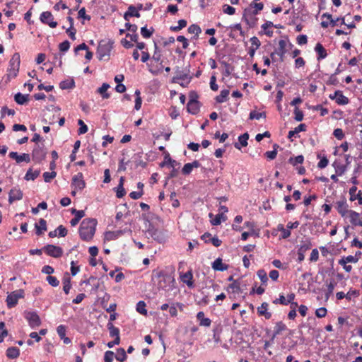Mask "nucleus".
Instances as JSON below:
<instances>
[{"label": "nucleus", "mask_w": 362, "mask_h": 362, "mask_svg": "<svg viewBox=\"0 0 362 362\" xmlns=\"http://www.w3.org/2000/svg\"><path fill=\"white\" fill-rule=\"evenodd\" d=\"M40 173V170H36L33 171L32 168H29L25 175L24 179L25 180H35Z\"/></svg>", "instance_id": "obj_39"}, {"label": "nucleus", "mask_w": 362, "mask_h": 362, "mask_svg": "<svg viewBox=\"0 0 362 362\" xmlns=\"http://www.w3.org/2000/svg\"><path fill=\"white\" fill-rule=\"evenodd\" d=\"M312 247V243L310 240H306L305 241H302V244L298 250V261L301 262L305 259V253L307 250H310Z\"/></svg>", "instance_id": "obj_10"}, {"label": "nucleus", "mask_w": 362, "mask_h": 362, "mask_svg": "<svg viewBox=\"0 0 362 362\" xmlns=\"http://www.w3.org/2000/svg\"><path fill=\"white\" fill-rule=\"evenodd\" d=\"M53 18V15L50 11H44L40 16V21L44 24L48 25L52 28H54L57 26V22L54 21Z\"/></svg>", "instance_id": "obj_8"}, {"label": "nucleus", "mask_w": 362, "mask_h": 362, "mask_svg": "<svg viewBox=\"0 0 362 362\" xmlns=\"http://www.w3.org/2000/svg\"><path fill=\"white\" fill-rule=\"evenodd\" d=\"M21 59L20 54L18 52H16L13 54L11 59L9 61V69L8 71H10V74L13 75V77H16L19 71Z\"/></svg>", "instance_id": "obj_6"}, {"label": "nucleus", "mask_w": 362, "mask_h": 362, "mask_svg": "<svg viewBox=\"0 0 362 362\" xmlns=\"http://www.w3.org/2000/svg\"><path fill=\"white\" fill-rule=\"evenodd\" d=\"M286 329H287V327L282 321L277 322L275 325L274 331L272 335L271 341H273L276 336L279 335Z\"/></svg>", "instance_id": "obj_23"}, {"label": "nucleus", "mask_w": 362, "mask_h": 362, "mask_svg": "<svg viewBox=\"0 0 362 362\" xmlns=\"http://www.w3.org/2000/svg\"><path fill=\"white\" fill-rule=\"evenodd\" d=\"M109 88L110 85L108 83H103V85L98 88L97 93L101 95L103 98L107 99L110 96V94L107 92Z\"/></svg>", "instance_id": "obj_37"}, {"label": "nucleus", "mask_w": 362, "mask_h": 362, "mask_svg": "<svg viewBox=\"0 0 362 362\" xmlns=\"http://www.w3.org/2000/svg\"><path fill=\"white\" fill-rule=\"evenodd\" d=\"M35 233L40 236L43 234L45 231L47 230V221L44 218L39 220V224L35 223Z\"/></svg>", "instance_id": "obj_25"}, {"label": "nucleus", "mask_w": 362, "mask_h": 362, "mask_svg": "<svg viewBox=\"0 0 362 362\" xmlns=\"http://www.w3.org/2000/svg\"><path fill=\"white\" fill-rule=\"evenodd\" d=\"M136 311L144 315H147V310L146 309V303L143 300H140L136 304Z\"/></svg>", "instance_id": "obj_49"}, {"label": "nucleus", "mask_w": 362, "mask_h": 362, "mask_svg": "<svg viewBox=\"0 0 362 362\" xmlns=\"http://www.w3.org/2000/svg\"><path fill=\"white\" fill-rule=\"evenodd\" d=\"M304 160V157L302 155H299L295 158L291 157L288 159V163L292 165L295 166L297 164H302Z\"/></svg>", "instance_id": "obj_52"}, {"label": "nucleus", "mask_w": 362, "mask_h": 362, "mask_svg": "<svg viewBox=\"0 0 362 362\" xmlns=\"http://www.w3.org/2000/svg\"><path fill=\"white\" fill-rule=\"evenodd\" d=\"M154 31L155 30L153 27H151L149 29L147 28L146 25L141 28V34L144 38H150L152 36Z\"/></svg>", "instance_id": "obj_45"}, {"label": "nucleus", "mask_w": 362, "mask_h": 362, "mask_svg": "<svg viewBox=\"0 0 362 362\" xmlns=\"http://www.w3.org/2000/svg\"><path fill=\"white\" fill-rule=\"evenodd\" d=\"M152 59L157 62H160V69L163 68V61H161L160 50L156 42H154V53L153 54Z\"/></svg>", "instance_id": "obj_35"}, {"label": "nucleus", "mask_w": 362, "mask_h": 362, "mask_svg": "<svg viewBox=\"0 0 362 362\" xmlns=\"http://www.w3.org/2000/svg\"><path fill=\"white\" fill-rule=\"evenodd\" d=\"M197 318L199 321V325L204 327H209L211 323V320L209 318L204 317V313L202 311H199L197 314Z\"/></svg>", "instance_id": "obj_32"}, {"label": "nucleus", "mask_w": 362, "mask_h": 362, "mask_svg": "<svg viewBox=\"0 0 362 362\" xmlns=\"http://www.w3.org/2000/svg\"><path fill=\"white\" fill-rule=\"evenodd\" d=\"M176 76L172 78V83H179V80H185L189 77V68L187 69V72L183 73L178 66L176 67Z\"/></svg>", "instance_id": "obj_24"}, {"label": "nucleus", "mask_w": 362, "mask_h": 362, "mask_svg": "<svg viewBox=\"0 0 362 362\" xmlns=\"http://www.w3.org/2000/svg\"><path fill=\"white\" fill-rule=\"evenodd\" d=\"M75 87V81L74 78L70 80L62 81L59 83V88L62 90L72 89Z\"/></svg>", "instance_id": "obj_42"}, {"label": "nucleus", "mask_w": 362, "mask_h": 362, "mask_svg": "<svg viewBox=\"0 0 362 362\" xmlns=\"http://www.w3.org/2000/svg\"><path fill=\"white\" fill-rule=\"evenodd\" d=\"M257 274L259 279L261 280V282L262 284H267L268 281V277L267 272L264 269H259L257 272Z\"/></svg>", "instance_id": "obj_54"}, {"label": "nucleus", "mask_w": 362, "mask_h": 362, "mask_svg": "<svg viewBox=\"0 0 362 362\" xmlns=\"http://www.w3.org/2000/svg\"><path fill=\"white\" fill-rule=\"evenodd\" d=\"M249 139V134L245 132L238 136V142L234 144V147L238 150L241 149V147H245L247 146V140Z\"/></svg>", "instance_id": "obj_19"}, {"label": "nucleus", "mask_w": 362, "mask_h": 362, "mask_svg": "<svg viewBox=\"0 0 362 362\" xmlns=\"http://www.w3.org/2000/svg\"><path fill=\"white\" fill-rule=\"evenodd\" d=\"M335 95H337L336 103L339 105H347L349 103V100L347 97L343 95L341 90H337L335 91Z\"/></svg>", "instance_id": "obj_34"}, {"label": "nucleus", "mask_w": 362, "mask_h": 362, "mask_svg": "<svg viewBox=\"0 0 362 362\" xmlns=\"http://www.w3.org/2000/svg\"><path fill=\"white\" fill-rule=\"evenodd\" d=\"M349 215L351 223L354 226H356L360 214L355 211L350 210Z\"/></svg>", "instance_id": "obj_48"}, {"label": "nucleus", "mask_w": 362, "mask_h": 362, "mask_svg": "<svg viewBox=\"0 0 362 362\" xmlns=\"http://www.w3.org/2000/svg\"><path fill=\"white\" fill-rule=\"evenodd\" d=\"M336 208L338 213L342 216L345 217L347 214H349L350 210L348 209L349 206L346 202L345 197H343L342 200L336 202Z\"/></svg>", "instance_id": "obj_13"}, {"label": "nucleus", "mask_w": 362, "mask_h": 362, "mask_svg": "<svg viewBox=\"0 0 362 362\" xmlns=\"http://www.w3.org/2000/svg\"><path fill=\"white\" fill-rule=\"evenodd\" d=\"M6 355L8 358L15 359L20 355V350L15 346L8 347L6 351Z\"/></svg>", "instance_id": "obj_33"}, {"label": "nucleus", "mask_w": 362, "mask_h": 362, "mask_svg": "<svg viewBox=\"0 0 362 362\" xmlns=\"http://www.w3.org/2000/svg\"><path fill=\"white\" fill-rule=\"evenodd\" d=\"M200 103H188L187 105V110L192 115H197L199 112Z\"/></svg>", "instance_id": "obj_36"}, {"label": "nucleus", "mask_w": 362, "mask_h": 362, "mask_svg": "<svg viewBox=\"0 0 362 362\" xmlns=\"http://www.w3.org/2000/svg\"><path fill=\"white\" fill-rule=\"evenodd\" d=\"M142 217H143V219L145 221H147L148 222V228L147 229V233L151 235V233H153L154 230H157L158 229L155 228V226L151 223H150V216L149 214L148 215H146V214H142Z\"/></svg>", "instance_id": "obj_50"}, {"label": "nucleus", "mask_w": 362, "mask_h": 362, "mask_svg": "<svg viewBox=\"0 0 362 362\" xmlns=\"http://www.w3.org/2000/svg\"><path fill=\"white\" fill-rule=\"evenodd\" d=\"M46 280L49 284L53 287H57L59 284V281L57 279V277L53 276H47Z\"/></svg>", "instance_id": "obj_60"}, {"label": "nucleus", "mask_w": 362, "mask_h": 362, "mask_svg": "<svg viewBox=\"0 0 362 362\" xmlns=\"http://www.w3.org/2000/svg\"><path fill=\"white\" fill-rule=\"evenodd\" d=\"M115 358L117 361L120 362H124L126 361L127 356L125 350L123 348L117 349V355L115 356Z\"/></svg>", "instance_id": "obj_51"}, {"label": "nucleus", "mask_w": 362, "mask_h": 362, "mask_svg": "<svg viewBox=\"0 0 362 362\" xmlns=\"http://www.w3.org/2000/svg\"><path fill=\"white\" fill-rule=\"evenodd\" d=\"M259 13L255 8L252 10V8L250 6L249 8H246L243 11V20L246 23H249V19L247 18L248 15L256 16Z\"/></svg>", "instance_id": "obj_44"}, {"label": "nucleus", "mask_w": 362, "mask_h": 362, "mask_svg": "<svg viewBox=\"0 0 362 362\" xmlns=\"http://www.w3.org/2000/svg\"><path fill=\"white\" fill-rule=\"evenodd\" d=\"M78 124L80 126V127L78 129V134H83L88 132V126L84 123V122L82 119L78 120Z\"/></svg>", "instance_id": "obj_55"}, {"label": "nucleus", "mask_w": 362, "mask_h": 362, "mask_svg": "<svg viewBox=\"0 0 362 362\" xmlns=\"http://www.w3.org/2000/svg\"><path fill=\"white\" fill-rule=\"evenodd\" d=\"M47 149L44 143L34 146L32 151V160L36 163H41L46 158Z\"/></svg>", "instance_id": "obj_3"}, {"label": "nucleus", "mask_w": 362, "mask_h": 362, "mask_svg": "<svg viewBox=\"0 0 362 362\" xmlns=\"http://www.w3.org/2000/svg\"><path fill=\"white\" fill-rule=\"evenodd\" d=\"M42 250L47 255L54 258H59L63 255V250L59 246L48 244Z\"/></svg>", "instance_id": "obj_7"}, {"label": "nucleus", "mask_w": 362, "mask_h": 362, "mask_svg": "<svg viewBox=\"0 0 362 362\" xmlns=\"http://www.w3.org/2000/svg\"><path fill=\"white\" fill-rule=\"evenodd\" d=\"M357 191V187L356 186H353L349 189V194H350V200L351 201H355L356 199L358 200V204H362V192L361 190L358 192L357 194H356Z\"/></svg>", "instance_id": "obj_21"}, {"label": "nucleus", "mask_w": 362, "mask_h": 362, "mask_svg": "<svg viewBox=\"0 0 362 362\" xmlns=\"http://www.w3.org/2000/svg\"><path fill=\"white\" fill-rule=\"evenodd\" d=\"M269 304L266 302L262 303L260 307L257 308V313L260 316H264L267 320L272 317V313L267 311Z\"/></svg>", "instance_id": "obj_27"}, {"label": "nucleus", "mask_w": 362, "mask_h": 362, "mask_svg": "<svg viewBox=\"0 0 362 362\" xmlns=\"http://www.w3.org/2000/svg\"><path fill=\"white\" fill-rule=\"evenodd\" d=\"M266 118V112H257L256 111H251L249 115L250 119H259L260 118Z\"/></svg>", "instance_id": "obj_53"}, {"label": "nucleus", "mask_w": 362, "mask_h": 362, "mask_svg": "<svg viewBox=\"0 0 362 362\" xmlns=\"http://www.w3.org/2000/svg\"><path fill=\"white\" fill-rule=\"evenodd\" d=\"M315 51L317 54V60L318 61L326 58V57L327 56V50L323 47V45L320 42H317L316 44L315 47Z\"/></svg>", "instance_id": "obj_28"}, {"label": "nucleus", "mask_w": 362, "mask_h": 362, "mask_svg": "<svg viewBox=\"0 0 362 362\" xmlns=\"http://www.w3.org/2000/svg\"><path fill=\"white\" fill-rule=\"evenodd\" d=\"M131 17H140V13L138 11V9L134 5H130L128 7L127 11L124 14V18L127 21H129Z\"/></svg>", "instance_id": "obj_18"}, {"label": "nucleus", "mask_w": 362, "mask_h": 362, "mask_svg": "<svg viewBox=\"0 0 362 362\" xmlns=\"http://www.w3.org/2000/svg\"><path fill=\"white\" fill-rule=\"evenodd\" d=\"M173 169L172 170L170 171V173L168 174V175L165 178V184H164V186H166L167 184H168V182L170 179L171 178H174L175 177L177 176V174H178V169L180 168L177 167V168H175V167H171Z\"/></svg>", "instance_id": "obj_56"}, {"label": "nucleus", "mask_w": 362, "mask_h": 362, "mask_svg": "<svg viewBox=\"0 0 362 362\" xmlns=\"http://www.w3.org/2000/svg\"><path fill=\"white\" fill-rule=\"evenodd\" d=\"M114 190L116 192V197L117 198H122L126 194V190L124 186L117 185V187L114 188Z\"/></svg>", "instance_id": "obj_57"}, {"label": "nucleus", "mask_w": 362, "mask_h": 362, "mask_svg": "<svg viewBox=\"0 0 362 362\" xmlns=\"http://www.w3.org/2000/svg\"><path fill=\"white\" fill-rule=\"evenodd\" d=\"M29 94H22L18 92L14 95V101L21 105H26L29 101Z\"/></svg>", "instance_id": "obj_26"}, {"label": "nucleus", "mask_w": 362, "mask_h": 362, "mask_svg": "<svg viewBox=\"0 0 362 362\" xmlns=\"http://www.w3.org/2000/svg\"><path fill=\"white\" fill-rule=\"evenodd\" d=\"M107 329L110 331V336L111 337H115L117 339H120L119 337V329L114 326V325L109 322L107 325Z\"/></svg>", "instance_id": "obj_41"}, {"label": "nucleus", "mask_w": 362, "mask_h": 362, "mask_svg": "<svg viewBox=\"0 0 362 362\" xmlns=\"http://www.w3.org/2000/svg\"><path fill=\"white\" fill-rule=\"evenodd\" d=\"M70 48V42L66 40L59 45V51L62 52H67Z\"/></svg>", "instance_id": "obj_61"}, {"label": "nucleus", "mask_w": 362, "mask_h": 362, "mask_svg": "<svg viewBox=\"0 0 362 362\" xmlns=\"http://www.w3.org/2000/svg\"><path fill=\"white\" fill-rule=\"evenodd\" d=\"M24 298V290L23 289H18L16 291H14L11 292L10 294H8L6 297V303L7 307L8 308H12L15 307L17 303L19 298Z\"/></svg>", "instance_id": "obj_4"}, {"label": "nucleus", "mask_w": 362, "mask_h": 362, "mask_svg": "<svg viewBox=\"0 0 362 362\" xmlns=\"http://www.w3.org/2000/svg\"><path fill=\"white\" fill-rule=\"evenodd\" d=\"M62 281H63V291H64V293L66 294H69L70 289L71 288V278H70L68 272H66L64 274V276L62 279Z\"/></svg>", "instance_id": "obj_31"}, {"label": "nucleus", "mask_w": 362, "mask_h": 362, "mask_svg": "<svg viewBox=\"0 0 362 362\" xmlns=\"http://www.w3.org/2000/svg\"><path fill=\"white\" fill-rule=\"evenodd\" d=\"M187 31L189 33L199 35V33H201L202 29L198 25L192 24L188 28Z\"/></svg>", "instance_id": "obj_59"}, {"label": "nucleus", "mask_w": 362, "mask_h": 362, "mask_svg": "<svg viewBox=\"0 0 362 362\" xmlns=\"http://www.w3.org/2000/svg\"><path fill=\"white\" fill-rule=\"evenodd\" d=\"M227 217L223 214V213H219L216 215L215 218L211 221V223L212 226H218L221 223V221H225Z\"/></svg>", "instance_id": "obj_46"}, {"label": "nucleus", "mask_w": 362, "mask_h": 362, "mask_svg": "<svg viewBox=\"0 0 362 362\" xmlns=\"http://www.w3.org/2000/svg\"><path fill=\"white\" fill-rule=\"evenodd\" d=\"M211 267L214 271L223 272L228 269V265L223 264L222 259L221 257H218L212 263Z\"/></svg>", "instance_id": "obj_22"}, {"label": "nucleus", "mask_w": 362, "mask_h": 362, "mask_svg": "<svg viewBox=\"0 0 362 362\" xmlns=\"http://www.w3.org/2000/svg\"><path fill=\"white\" fill-rule=\"evenodd\" d=\"M126 232H129V233H132V230L130 229H124V230H117L115 231H107L105 233V241H111L115 240L124 235Z\"/></svg>", "instance_id": "obj_9"}, {"label": "nucleus", "mask_w": 362, "mask_h": 362, "mask_svg": "<svg viewBox=\"0 0 362 362\" xmlns=\"http://www.w3.org/2000/svg\"><path fill=\"white\" fill-rule=\"evenodd\" d=\"M189 102L188 103H199L198 100L199 95L195 90H191L189 93Z\"/></svg>", "instance_id": "obj_63"}, {"label": "nucleus", "mask_w": 362, "mask_h": 362, "mask_svg": "<svg viewBox=\"0 0 362 362\" xmlns=\"http://www.w3.org/2000/svg\"><path fill=\"white\" fill-rule=\"evenodd\" d=\"M115 354L112 351H107L105 352L104 361L105 362H112L114 359Z\"/></svg>", "instance_id": "obj_64"}, {"label": "nucleus", "mask_w": 362, "mask_h": 362, "mask_svg": "<svg viewBox=\"0 0 362 362\" xmlns=\"http://www.w3.org/2000/svg\"><path fill=\"white\" fill-rule=\"evenodd\" d=\"M229 93H230L229 90H228V89L222 90L220 93V95H217L215 98V100L218 103H222L228 100Z\"/></svg>", "instance_id": "obj_43"}, {"label": "nucleus", "mask_w": 362, "mask_h": 362, "mask_svg": "<svg viewBox=\"0 0 362 362\" xmlns=\"http://www.w3.org/2000/svg\"><path fill=\"white\" fill-rule=\"evenodd\" d=\"M173 163H176V165H177L178 168L180 167V163L177 162L175 160H173L171 158L170 154L166 152L164 156V160L163 162H161L159 165L160 168H164L165 166L170 168L173 167Z\"/></svg>", "instance_id": "obj_17"}, {"label": "nucleus", "mask_w": 362, "mask_h": 362, "mask_svg": "<svg viewBox=\"0 0 362 362\" xmlns=\"http://www.w3.org/2000/svg\"><path fill=\"white\" fill-rule=\"evenodd\" d=\"M193 274L192 270H189L184 274H180V279L187 284L189 288H193L194 284L193 281Z\"/></svg>", "instance_id": "obj_16"}, {"label": "nucleus", "mask_w": 362, "mask_h": 362, "mask_svg": "<svg viewBox=\"0 0 362 362\" xmlns=\"http://www.w3.org/2000/svg\"><path fill=\"white\" fill-rule=\"evenodd\" d=\"M9 158L16 160V162L19 164L22 162L30 163V155L28 153H23L22 154H18L16 151H11L8 154Z\"/></svg>", "instance_id": "obj_11"}, {"label": "nucleus", "mask_w": 362, "mask_h": 362, "mask_svg": "<svg viewBox=\"0 0 362 362\" xmlns=\"http://www.w3.org/2000/svg\"><path fill=\"white\" fill-rule=\"evenodd\" d=\"M322 18H326L329 20V24L332 27L337 25V21H340V24H345L344 17H338L335 20L332 18V15L329 13H325L322 16Z\"/></svg>", "instance_id": "obj_30"}, {"label": "nucleus", "mask_w": 362, "mask_h": 362, "mask_svg": "<svg viewBox=\"0 0 362 362\" xmlns=\"http://www.w3.org/2000/svg\"><path fill=\"white\" fill-rule=\"evenodd\" d=\"M71 213L74 215V217L71 220L70 223L72 226H76L80 220L85 216V212L83 210H77L71 209Z\"/></svg>", "instance_id": "obj_15"}, {"label": "nucleus", "mask_w": 362, "mask_h": 362, "mask_svg": "<svg viewBox=\"0 0 362 362\" xmlns=\"http://www.w3.org/2000/svg\"><path fill=\"white\" fill-rule=\"evenodd\" d=\"M294 114L295 117L294 119L297 122H301L303 119V111L300 110L298 107H296L294 109Z\"/></svg>", "instance_id": "obj_62"}, {"label": "nucleus", "mask_w": 362, "mask_h": 362, "mask_svg": "<svg viewBox=\"0 0 362 362\" xmlns=\"http://www.w3.org/2000/svg\"><path fill=\"white\" fill-rule=\"evenodd\" d=\"M333 167L335 168L336 173L337 175H342L347 170L346 165L341 164L335 160L333 164Z\"/></svg>", "instance_id": "obj_40"}, {"label": "nucleus", "mask_w": 362, "mask_h": 362, "mask_svg": "<svg viewBox=\"0 0 362 362\" xmlns=\"http://www.w3.org/2000/svg\"><path fill=\"white\" fill-rule=\"evenodd\" d=\"M114 41L112 40L108 39L101 40L97 47L96 54L98 55V58L100 61L101 60H109L110 57L111 50L113 48Z\"/></svg>", "instance_id": "obj_2"}, {"label": "nucleus", "mask_w": 362, "mask_h": 362, "mask_svg": "<svg viewBox=\"0 0 362 362\" xmlns=\"http://www.w3.org/2000/svg\"><path fill=\"white\" fill-rule=\"evenodd\" d=\"M57 332L60 339L63 340L64 343L68 344L71 343V339L69 337H66V327L63 325H61L57 327Z\"/></svg>", "instance_id": "obj_29"}, {"label": "nucleus", "mask_w": 362, "mask_h": 362, "mask_svg": "<svg viewBox=\"0 0 362 362\" xmlns=\"http://www.w3.org/2000/svg\"><path fill=\"white\" fill-rule=\"evenodd\" d=\"M23 192L16 187L12 188L8 192V202L12 204L14 201L23 199Z\"/></svg>", "instance_id": "obj_14"}, {"label": "nucleus", "mask_w": 362, "mask_h": 362, "mask_svg": "<svg viewBox=\"0 0 362 362\" xmlns=\"http://www.w3.org/2000/svg\"><path fill=\"white\" fill-rule=\"evenodd\" d=\"M57 176L55 171L45 172L43 173V178L45 182H49L52 179Z\"/></svg>", "instance_id": "obj_58"}, {"label": "nucleus", "mask_w": 362, "mask_h": 362, "mask_svg": "<svg viewBox=\"0 0 362 362\" xmlns=\"http://www.w3.org/2000/svg\"><path fill=\"white\" fill-rule=\"evenodd\" d=\"M242 283L240 279H238L236 281H233V283H231L228 287V289H232L233 293H240L243 292V290L241 289Z\"/></svg>", "instance_id": "obj_38"}, {"label": "nucleus", "mask_w": 362, "mask_h": 362, "mask_svg": "<svg viewBox=\"0 0 362 362\" xmlns=\"http://www.w3.org/2000/svg\"><path fill=\"white\" fill-rule=\"evenodd\" d=\"M306 127H307V126H306L305 124H303V123L300 124L293 130H291V131L288 132V136H287L288 139L291 141H293V137H297L298 133H300L301 132L306 131Z\"/></svg>", "instance_id": "obj_20"}, {"label": "nucleus", "mask_w": 362, "mask_h": 362, "mask_svg": "<svg viewBox=\"0 0 362 362\" xmlns=\"http://www.w3.org/2000/svg\"><path fill=\"white\" fill-rule=\"evenodd\" d=\"M24 317L28 320V324L31 328H35L41 325L42 322L39 317L35 311H27L24 312Z\"/></svg>", "instance_id": "obj_5"}, {"label": "nucleus", "mask_w": 362, "mask_h": 362, "mask_svg": "<svg viewBox=\"0 0 362 362\" xmlns=\"http://www.w3.org/2000/svg\"><path fill=\"white\" fill-rule=\"evenodd\" d=\"M82 173H78L72 177L71 187L79 190H82L86 187V182L83 179Z\"/></svg>", "instance_id": "obj_12"}, {"label": "nucleus", "mask_w": 362, "mask_h": 362, "mask_svg": "<svg viewBox=\"0 0 362 362\" xmlns=\"http://www.w3.org/2000/svg\"><path fill=\"white\" fill-rule=\"evenodd\" d=\"M336 286L337 283L334 280H331L329 284H327V290L325 293V300H328L329 296L332 294Z\"/></svg>", "instance_id": "obj_47"}, {"label": "nucleus", "mask_w": 362, "mask_h": 362, "mask_svg": "<svg viewBox=\"0 0 362 362\" xmlns=\"http://www.w3.org/2000/svg\"><path fill=\"white\" fill-rule=\"evenodd\" d=\"M97 219L93 218H87L83 219L80 225L78 233L80 238L83 241H90L95 233Z\"/></svg>", "instance_id": "obj_1"}]
</instances>
